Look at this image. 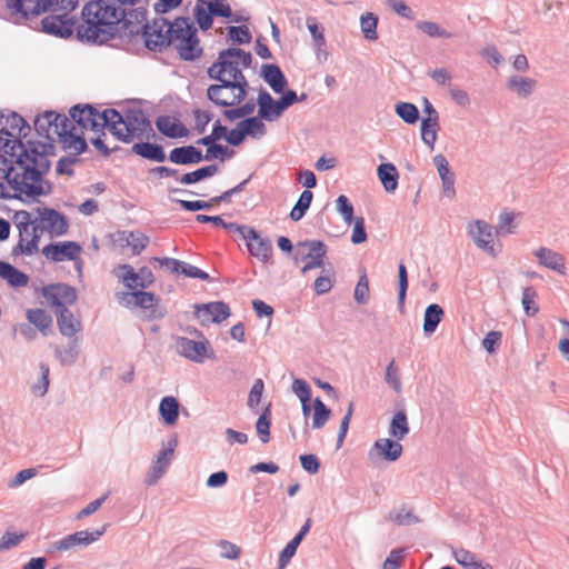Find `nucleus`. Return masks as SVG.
<instances>
[{
  "label": "nucleus",
  "mask_w": 569,
  "mask_h": 569,
  "mask_svg": "<svg viewBox=\"0 0 569 569\" xmlns=\"http://www.w3.org/2000/svg\"><path fill=\"white\" fill-rule=\"evenodd\" d=\"M113 117H118V110L116 109H104L102 112H99L90 104H77L70 109L69 119L73 126L76 122L83 130L100 132L108 128L111 132Z\"/></svg>",
  "instance_id": "nucleus-6"
},
{
  "label": "nucleus",
  "mask_w": 569,
  "mask_h": 569,
  "mask_svg": "<svg viewBox=\"0 0 569 569\" xmlns=\"http://www.w3.org/2000/svg\"><path fill=\"white\" fill-rule=\"evenodd\" d=\"M31 128L17 112H0V133L10 138L27 137Z\"/></svg>",
  "instance_id": "nucleus-21"
},
{
  "label": "nucleus",
  "mask_w": 569,
  "mask_h": 569,
  "mask_svg": "<svg viewBox=\"0 0 569 569\" xmlns=\"http://www.w3.org/2000/svg\"><path fill=\"white\" fill-rule=\"evenodd\" d=\"M336 208H337V211L340 213V216L347 223L352 222L353 206L350 203L349 199L345 194H341L337 198Z\"/></svg>",
  "instance_id": "nucleus-61"
},
{
  "label": "nucleus",
  "mask_w": 569,
  "mask_h": 569,
  "mask_svg": "<svg viewBox=\"0 0 569 569\" xmlns=\"http://www.w3.org/2000/svg\"><path fill=\"white\" fill-rule=\"evenodd\" d=\"M257 103L259 106L258 116L266 121L277 120L274 110V100L266 90H261L258 94Z\"/></svg>",
  "instance_id": "nucleus-42"
},
{
  "label": "nucleus",
  "mask_w": 569,
  "mask_h": 569,
  "mask_svg": "<svg viewBox=\"0 0 569 569\" xmlns=\"http://www.w3.org/2000/svg\"><path fill=\"white\" fill-rule=\"evenodd\" d=\"M219 83L211 84L207 89V98L218 107H236L247 97L248 88L238 81L229 79H214Z\"/></svg>",
  "instance_id": "nucleus-9"
},
{
  "label": "nucleus",
  "mask_w": 569,
  "mask_h": 569,
  "mask_svg": "<svg viewBox=\"0 0 569 569\" xmlns=\"http://www.w3.org/2000/svg\"><path fill=\"white\" fill-rule=\"evenodd\" d=\"M42 296L47 302L54 306L57 310L67 308V305H73L77 300L76 289L66 283H54L43 287Z\"/></svg>",
  "instance_id": "nucleus-17"
},
{
  "label": "nucleus",
  "mask_w": 569,
  "mask_h": 569,
  "mask_svg": "<svg viewBox=\"0 0 569 569\" xmlns=\"http://www.w3.org/2000/svg\"><path fill=\"white\" fill-rule=\"evenodd\" d=\"M331 410L322 402L320 398L313 401L312 428L321 429L329 420Z\"/></svg>",
  "instance_id": "nucleus-48"
},
{
  "label": "nucleus",
  "mask_w": 569,
  "mask_h": 569,
  "mask_svg": "<svg viewBox=\"0 0 569 569\" xmlns=\"http://www.w3.org/2000/svg\"><path fill=\"white\" fill-rule=\"evenodd\" d=\"M0 278L14 288L24 287L29 281V277L26 273L4 261H0Z\"/></svg>",
  "instance_id": "nucleus-33"
},
{
  "label": "nucleus",
  "mask_w": 569,
  "mask_h": 569,
  "mask_svg": "<svg viewBox=\"0 0 569 569\" xmlns=\"http://www.w3.org/2000/svg\"><path fill=\"white\" fill-rule=\"evenodd\" d=\"M299 247H307V256H302V260H307L301 269V273L323 267V258L327 253V246L320 240H305L299 242Z\"/></svg>",
  "instance_id": "nucleus-22"
},
{
  "label": "nucleus",
  "mask_w": 569,
  "mask_h": 569,
  "mask_svg": "<svg viewBox=\"0 0 569 569\" xmlns=\"http://www.w3.org/2000/svg\"><path fill=\"white\" fill-rule=\"evenodd\" d=\"M187 331L190 335H194L201 340H193L187 337L176 338V350L177 352L196 363H202L206 358H212L213 351L210 348L209 341L203 337L202 332L196 328H188Z\"/></svg>",
  "instance_id": "nucleus-12"
},
{
  "label": "nucleus",
  "mask_w": 569,
  "mask_h": 569,
  "mask_svg": "<svg viewBox=\"0 0 569 569\" xmlns=\"http://www.w3.org/2000/svg\"><path fill=\"white\" fill-rule=\"evenodd\" d=\"M353 298H355L356 302H358L359 305H365L369 301L370 289H369V280H368L366 273H363L359 278V280L356 284Z\"/></svg>",
  "instance_id": "nucleus-58"
},
{
  "label": "nucleus",
  "mask_w": 569,
  "mask_h": 569,
  "mask_svg": "<svg viewBox=\"0 0 569 569\" xmlns=\"http://www.w3.org/2000/svg\"><path fill=\"white\" fill-rule=\"evenodd\" d=\"M271 405L269 403L256 422V430L262 443L270 441Z\"/></svg>",
  "instance_id": "nucleus-46"
},
{
  "label": "nucleus",
  "mask_w": 569,
  "mask_h": 569,
  "mask_svg": "<svg viewBox=\"0 0 569 569\" xmlns=\"http://www.w3.org/2000/svg\"><path fill=\"white\" fill-rule=\"evenodd\" d=\"M538 295L533 287H526L522 290L521 303L527 316L533 317L538 313L539 308L535 302Z\"/></svg>",
  "instance_id": "nucleus-52"
},
{
  "label": "nucleus",
  "mask_w": 569,
  "mask_h": 569,
  "mask_svg": "<svg viewBox=\"0 0 569 569\" xmlns=\"http://www.w3.org/2000/svg\"><path fill=\"white\" fill-rule=\"evenodd\" d=\"M433 163L441 179L443 196L452 199L456 196L455 173L451 171L448 160L440 153L433 157Z\"/></svg>",
  "instance_id": "nucleus-25"
},
{
  "label": "nucleus",
  "mask_w": 569,
  "mask_h": 569,
  "mask_svg": "<svg viewBox=\"0 0 569 569\" xmlns=\"http://www.w3.org/2000/svg\"><path fill=\"white\" fill-rule=\"evenodd\" d=\"M385 380L396 392L399 393L401 391V388H402L401 379L399 376V370L395 363V360H392L388 365L386 375H385Z\"/></svg>",
  "instance_id": "nucleus-63"
},
{
  "label": "nucleus",
  "mask_w": 569,
  "mask_h": 569,
  "mask_svg": "<svg viewBox=\"0 0 569 569\" xmlns=\"http://www.w3.org/2000/svg\"><path fill=\"white\" fill-rule=\"evenodd\" d=\"M508 88L519 97L527 98L532 93L537 81L532 78L511 76L507 82Z\"/></svg>",
  "instance_id": "nucleus-38"
},
{
  "label": "nucleus",
  "mask_w": 569,
  "mask_h": 569,
  "mask_svg": "<svg viewBox=\"0 0 569 569\" xmlns=\"http://www.w3.org/2000/svg\"><path fill=\"white\" fill-rule=\"evenodd\" d=\"M34 130L39 137H43L54 147L53 142L63 140L67 134L76 131V126L72 121L61 113L54 111H47L41 116H38L33 122Z\"/></svg>",
  "instance_id": "nucleus-7"
},
{
  "label": "nucleus",
  "mask_w": 569,
  "mask_h": 569,
  "mask_svg": "<svg viewBox=\"0 0 569 569\" xmlns=\"http://www.w3.org/2000/svg\"><path fill=\"white\" fill-rule=\"evenodd\" d=\"M174 27L171 44L174 46L180 58L184 61H193L201 57L202 48L200 47L197 36V29L187 17H178L174 19Z\"/></svg>",
  "instance_id": "nucleus-5"
},
{
  "label": "nucleus",
  "mask_w": 569,
  "mask_h": 569,
  "mask_svg": "<svg viewBox=\"0 0 569 569\" xmlns=\"http://www.w3.org/2000/svg\"><path fill=\"white\" fill-rule=\"evenodd\" d=\"M377 174L387 192H393L397 189L399 173L395 164H380L377 169Z\"/></svg>",
  "instance_id": "nucleus-36"
},
{
  "label": "nucleus",
  "mask_w": 569,
  "mask_h": 569,
  "mask_svg": "<svg viewBox=\"0 0 569 569\" xmlns=\"http://www.w3.org/2000/svg\"><path fill=\"white\" fill-rule=\"evenodd\" d=\"M177 446L178 440L176 437H173L168 441V446L158 452L144 479V482L148 486L156 485L159 481V479L163 477V475L166 473L167 469L171 463V459Z\"/></svg>",
  "instance_id": "nucleus-15"
},
{
  "label": "nucleus",
  "mask_w": 569,
  "mask_h": 569,
  "mask_svg": "<svg viewBox=\"0 0 569 569\" xmlns=\"http://www.w3.org/2000/svg\"><path fill=\"white\" fill-rule=\"evenodd\" d=\"M248 251L259 260L266 262L271 256L272 244L269 239L261 238L258 233L257 239L247 242Z\"/></svg>",
  "instance_id": "nucleus-39"
},
{
  "label": "nucleus",
  "mask_w": 569,
  "mask_h": 569,
  "mask_svg": "<svg viewBox=\"0 0 569 569\" xmlns=\"http://www.w3.org/2000/svg\"><path fill=\"white\" fill-rule=\"evenodd\" d=\"M63 150L69 151V154L63 157L68 164L74 166L79 162V156L84 152L88 148V144L81 136H79L76 131H72L70 134L60 141Z\"/></svg>",
  "instance_id": "nucleus-28"
},
{
  "label": "nucleus",
  "mask_w": 569,
  "mask_h": 569,
  "mask_svg": "<svg viewBox=\"0 0 569 569\" xmlns=\"http://www.w3.org/2000/svg\"><path fill=\"white\" fill-rule=\"evenodd\" d=\"M440 129L439 120L421 119V139L432 150Z\"/></svg>",
  "instance_id": "nucleus-43"
},
{
  "label": "nucleus",
  "mask_w": 569,
  "mask_h": 569,
  "mask_svg": "<svg viewBox=\"0 0 569 569\" xmlns=\"http://www.w3.org/2000/svg\"><path fill=\"white\" fill-rule=\"evenodd\" d=\"M170 162L189 166L203 161V153L194 146H183L172 149L168 156Z\"/></svg>",
  "instance_id": "nucleus-26"
},
{
  "label": "nucleus",
  "mask_w": 569,
  "mask_h": 569,
  "mask_svg": "<svg viewBox=\"0 0 569 569\" xmlns=\"http://www.w3.org/2000/svg\"><path fill=\"white\" fill-rule=\"evenodd\" d=\"M402 445L397 439L380 438L376 440L372 449L369 451V459L381 457L387 461H397L402 455Z\"/></svg>",
  "instance_id": "nucleus-23"
},
{
  "label": "nucleus",
  "mask_w": 569,
  "mask_h": 569,
  "mask_svg": "<svg viewBox=\"0 0 569 569\" xmlns=\"http://www.w3.org/2000/svg\"><path fill=\"white\" fill-rule=\"evenodd\" d=\"M14 223L19 231V241L12 248V256H32L39 250L40 233L36 221L28 211H18L14 214Z\"/></svg>",
  "instance_id": "nucleus-8"
},
{
  "label": "nucleus",
  "mask_w": 569,
  "mask_h": 569,
  "mask_svg": "<svg viewBox=\"0 0 569 569\" xmlns=\"http://www.w3.org/2000/svg\"><path fill=\"white\" fill-rule=\"evenodd\" d=\"M388 519L399 526H407L418 522V518L406 508L391 510L388 515Z\"/></svg>",
  "instance_id": "nucleus-55"
},
{
  "label": "nucleus",
  "mask_w": 569,
  "mask_h": 569,
  "mask_svg": "<svg viewBox=\"0 0 569 569\" xmlns=\"http://www.w3.org/2000/svg\"><path fill=\"white\" fill-rule=\"evenodd\" d=\"M311 528V519H307L303 526L300 528L299 532L287 543V546L280 552L282 557V562H289L290 559L296 555V551L307 536Z\"/></svg>",
  "instance_id": "nucleus-40"
},
{
  "label": "nucleus",
  "mask_w": 569,
  "mask_h": 569,
  "mask_svg": "<svg viewBox=\"0 0 569 569\" xmlns=\"http://www.w3.org/2000/svg\"><path fill=\"white\" fill-rule=\"evenodd\" d=\"M193 16L201 30L207 31L212 27L213 14L209 7L206 8L197 3L193 9Z\"/></svg>",
  "instance_id": "nucleus-54"
},
{
  "label": "nucleus",
  "mask_w": 569,
  "mask_h": 569,
  "mask_svg": "<svg viewBox=\"0 0 569 569\" xmlns=\"http://www.w3.org/2000/svg\"><path fill=\"white\" fill-rule=\"evenodd\" d=\"M6 7L11 16L24 21L32 20L51 8L67 11V6L61 4L60 0H6Z\"/></svg>",
  "instance_id": "nucleus-11"
},
{
  "label": "nucleus",
  "mask_w": 569,
  "mask_h": 569,
  "mask_svg": "<svg viewBox=\"0 0 569 569\" xmlns=\"http://www.w3.org/2000/svg\"><path fill=\"white\" fill-rule=\"evenodd\" d=\"M533 256L540 266L559 274H566V259L561 253L547 247H540L533 251Z\"/></svg>",
  "instance_id": "nucleus-24"
},
{
  "label": "nucleus",
  "mask_w": 569,
  "mask_h": 569,
  "mask_svg": "<svg viewBox=\"0 0 569 569\" xmlns=\"http://www.w3.org/2000/svg\"><path fill=\"white\" fill-rule=\"evenodd\" d=\"M82 248L74 241L50 243L42 249V253L52 261L76 260Z\"/></svg>",
  "instance_id": "nucleus-20"
},
{
  "label": "nucleus",
  "mask_w": 569,
  "mask_h": 569,
  "mask_svg": "<svg viewBox=\"0 0 569 569\" xmlns=\"http://www.w3.org/2000/svg\"><path fill=\"white\" fill-rule=\"evenodd\" d=\"M119 33L122 31L124 36H137L142 31V26L147 20V9L143 7L128 8L124 11H118Z\"/></svg>",
  "instance_id": "nucleus-16"
},
{
  "label": "nucleus",
  "mask_w": 569,
  "mask_h": 569,
  "mask_svg": "<svg viewBox=\"0 0 569 569\" xmlns=\"http://www.w3.org/2000/svg\"><path fill=\"white\" fill-rule=\"evenodd\" d=\"M361 31L367 40H377L378 18L373 13L362 14L360 18Z\"/></svg>",
  "instance_id": "nucleus-53"
},
{
  "label": "nucleus",
  "mask_w": 569,
  "mask_h": 569,
  "mask_svg": "<svg viewBox=\"0 0 569 569\" xmlns=\"http://www.w3.org/2000/svg\"><path fill=\"white\" fill-rule=\"evenodd\" d=\"M307 28L311 33L316 48L320 51V49L326 46L323 29L313 17L307 18Z\"/></svg>",
  "instance_id": "nucleus-57"
},
{
  "label": "nucleus",
  "mask_w": 569,
  "mask_h": 569,
  "mask_svg": "<svg viewBox=\"0 0 569 569\" xmlns=\"http://www.w3.org/2000/svg\"><path fill=\"white\" fill-rule=\"evenodd\" d=\"M262 78L276 93H282L287 87V79L277 64H263Z\"/></svg>",
  "instance_id": "nucleus-31"
},
{
  "label": "nucleus",
  "mask_w": 569,
  "mask_h": 569,
  "mask_svg": "<svg viewBox=\"0 0 569 569\" xmlns=\"http://www.w3.org/2000/svg\"><path fill=\"white\" fill-rule=\"evenodd\" d=\"M409 431L410 428L406 412L403 410L396 412L389 426V435L400 441Z\"/></svg>",
  "instance_id": "nucleus-41"
},
{
  "label": "nucleus",
  "mask_w": 569,
  "mask_h": 569,
  "mask_svg": "<svg viewBox=\"0 0 569 569\" xmlns=\"http://www.w3.org/2000/svg\"><path fill=\"white\" fill-rule=\"evenodd\" d=\"M111 133L123 143L156 137L151 121L141 109H129L124 116L118 111V117H113Z\"/></svg>",
  "instance_id": "nucleus-3"
},
{
  "label": "nucleus",
  "mask_w": 569,
  "mask_h": 569,
  "mask_svg": "<svg viewBox=\"0 0 569 569\" xmlns=\"http://www.w3.org/2000/svg\"><path fill=\"white\" fill-rule=\"evenodd\" d=\"M106 529L107 525H104L101 529L94 531H77L57 541L54 543V548L59 551H67L77 546L87 547L90 543L97 541L106 532Z\"/></svg>",
  "instance_id": "nucleus-19"
},
{
  "label": "nucleus",
  "mask_w": 569,
  "mask_h": 569,
  "mask_svg": "<svg viewBox=\"0 0 569 569\" xmlns=\"http://www.w3.org/2000/svg\"><path fill=\"white\" fill-rule=\"evenodd\" d=\"M157 129L166 137L171 139L184 138L189 131L178 119L169 116H160L156 120Z\"/></svg>",
  "instance_id": "nucleus-29"
},
{
  "label": "nucleus",
  "mask_w": 569,
  "mask_h": 569,
  "mask_svg": "<svg viewBox=\"0 0 569 569\" xmlns=\"http://www.w3.org/2000/svg\"><path fill=\"white\" fill-rule=\"evenodd\" d=\"M174 29V20L170 22L163 17L144 23L141 32L146 47L151 51L162 52L171 46Z\"/></svg>",
  "instance_id": "nucleus-10"
},
{
  "label": "nucleus",
  "mask_w": 569,
  "mask_h": 569,
  "mask_svg": "<svg viewBox=\"0 0 569 569\" xmlns=\"http://www.w3.org/2000/svg\"><path fill=\"white\" fill-rule=\"evenodd\" d=\"M56 147L50 143L28 140L16 141L10 157L0 154V199L36 198L50 192L43 176L51 167L50 156Z\"/></svg>",
  "instance_id": "nucleus-1"
},
{
  "label": "nucleus",
  "mask_w": 569,
  "mask_h": 569,
  "mask_svg": "<svg viewBox=\"0 0 569 569\" xmlns=\"http://www.w3.org/2000/svg\"><path fill=\"white\" fill-rule=\"evenodd\" d=\"M179 408L180 403L174 397L167 396L161 399L159 413L168 426H172L177 422L179 418Z\"/></svg>",
  "instance_id": "nucleus-35"
},
{
  "label": "nucleus",
  "mask_w": 569,
  "mask_h": 569,
  "mask_svg": "<svg viewBox=\"0 0 569 569\" xmlns=\"http://www.w3.org/2000/svg\"><path fill=\"white\" fill-rule=\"evenodd\" d=\"M418 29L431 38H450L451 34L442 29L438 23L431 21H421L417 24Z\"/></svg>",
  "instance_id": "nucleus-60"
},
{
  "label": "nucleus",
  "mask_w": 569,
  "mask_h": 569,
  "mask_svg": "<svg viewBox=\"0 0 569 569\" xmlns=\"http://www.w3.org/2000/svg\"><path fill=\"white\" fill-rule=\"evenodd\" d=\"M124 296L131 297L134 300V305L143 309L153 307L158 301V298L154 293L147 291H136L131 293H124Z\"/></svg>",
  "instance_id": "nucleus-59"
},
{
  "label": "nucleus",
  "mask_w": 569,
  "mask_h": 569,
  "mask_svg": "<svg viewBox=\"0 0 569 569\" xmlns=\"http://www.w3.org/2000/svg\"><path fill=\"white\" fill-rule=\"evenodd\" d=\"M228 36L230 40L239 44L249 43L251 41V33L246 26L229 27Z\"/></svg>",
  "instance_id": "nucleus-62"
},
{
  "label": "nucleus",
  "mask_w": 569,
  "mask_h": 569,
  "mask_svg": "<svg viewBox=\"0 0 569 569\" xmlns=\"http://www.w3.org/2000/svg\"><path fill=\"white\" fill-rule=\"evenodd\" d=\"M57 323L59 331L64 337H74L82 329L80 320L76 319L68 308L57 310Z\"/></svg>",
  "instance_id": "nucleus-30"
},
{
  "label": "nucleus",
  "mask_w": 569,
  "mask_h": 569,
  "mask_svg": "<svg viewBox=\"0 0 569 569\" xmlns=\"http://www.w3.org/2000/svg\"><path fill=\"white\" fill-rule=\"evenodd\" d=\"M132 152L148 160L163 162L167 159L162 146L150 142H138L132 146Z\"/></svg>",
  "instance_id": "nucleus-32"
},
{
  "label": "nucleus",
  "mask_w": 569,
  "mask_h": 569,
  "mask_svg": "<svg viewBox=\"0 0 569 569\" xmlns=\"http://www.w3.org/2000/svg\"><path fill=\"white\" fill-rule=\"evenodd\" d=\"M452 555L455 560L465 569H492L490 563H483L473 552L467 549H455Z\"/></svg>",
  "instance_id": "nucleus-34"
},
{
  "label": "nucleus",
  "mask_w": 569,
  "mask_h": 569,
  "mask_svg": "<svg viewBox=\"0 0 569 569\" xmlns=\"http://www.w3.org/2000/svg\"><path fill=\"white\" fill-rule=\"evenodd\" d=\"M470 237L478 248L493 254L491 226L482 220H476L469 229Z\"/></svg>",
  "instance_id": "nucleus-27"
},
{
  "label": "nucleus",
  "mask_w": 569,
  "mask_h": 569,
  "mask_svg": "<svg viewBox=\"0 0 569 569\" xmlns=\"http://www.w3.org/2000/svg\"><path fill=\"white\" fill-rule=\"evenodd\" d=\"M513 220H515L513 212H508V211L501 212L499 214L498 223L496 226L497 234L506 236V234L513 233V231H515Z\"/></svg>",
  "instance_id": "nucleus-56"
},
{
  "label": "nucleus",
  "mask_w": 569,
  "mask_h": 569,
  "mask_svg": "<svg viewBox=\"0 0 569 569\" xmlns=\"http://www.w3.org/2000/svg\"><path fill=\"white\" fill-rule=\"evenodd\" d=\"M121 240L126 241L134 254L140 253L149 242V238L140 231H130L127 234H122Z\"/></svg>",
  "instance_id": "nucleus-49"
},
{
  "label": "nucleus",
  "mask_w": 569,
  "mask_h": 569,
  "mask_svg": "<svg viewBox=\"0 0 569 569\" xmlns=\"http://www.w3.org/2000/svg\"><path fill=\"white\" fill-rule=\"evenodd\" d=\"M82 22L77 27V38L81 42L104 44L119 34L117 10L103 1L88 2L81 12Z\"/></svg>",
  "instance_id": "nucleus-2"
},
{
  "label": "nucleus",
  "mask_w": 569,
  "mask_h": 569,
  "mask_svg": "<svg viewBox=\"0 0 569 569\" xmlns=\"http://www.w3.org/2000/svg\"><path fill=\"white\" fill-rule=\"evenodd\" d=\"M395 111L399 118L406 123L413 124L419 119V110L416 104L410 102H399L396 104Z\"/></svg>",
  "instance_id": "nucleus-51"
},
{
  "label": "nucleus",
  "mask_w": 569,
  "mask_h": 569,
  "mask_svg": "<svg viewBox=\"0 0 569 569\" xmlns=\"http://www.w3.org/2000/svg\"><path fill=\"white\" fill-rule=\"evenodd\" d=\"M39 217L34 220L40 232L47 231L51 236H63L68 231V220L59 211L50 208H39Z\"/></svg>",
  "instance_id": "nucleus-14"
},
{
  "label": "nucleus",
  "mask_w": 569,
  "mask_h": 569,
  "mask_svg": "<svg viewBox=\"0 0 569 569\" xmlns=\"http://www.w3.org/2000/svg\"><path fill=\"white\" fill-rule=\"evenodd\" d=\"M27 319L37 327L44 336L52 326V318L43 309H29Z\"/></svg>",
  "instance_id": "nucleus-44"
},
{
  "label": "nucleus",
  "mask_w": 569,
  "mask_h": 569,
  "mask_svg": "<svg viewBox=\"0 0 569 569\" xmlns=\"http://www.w3.org/2000/svg\"><path fill=\"white\" fill-rule=\"evenodd\" d=\"M445 316L443 309L438 303L429 305L423 316V332L429 336L433 333Z\"/></svg>",
  "instance_id": "nucleus-37"
},
{
  "label": "nucleus",
  "mask_w": 569,
  "mask_h": 569,
  "mask_svg": "<svg viewBox=\"0 0 569 569\" xmlns=\"http://www.w3.org/2000/svg\"><path fill=\"white\" fill-rule=\"evenodd\" d=\"M62 13L49 14L41 19V31L59 38H69L74 31L76 21L70 17L71 11L61 10Z\"/></svg>",
  "instance_id": "nucleus-13"
},
{
  "label": "nucleus",
  "mask_w": 569,
  "mask_h": 569,
  "mask_svg": "<svg viewBox=\"0 0 569 569\" xmlns=\"http://www.w3.org/2000/svg\"><path fill=\"white\" fill-rule=\"evenodd\" d=\"M312 199H313V193L310 190L302 191L297 203L295 204V207L292 208V210L290 212L291 220H293V221L301 220L305 217L308 209L310 208Z\"/></svg>",
  "instance_id": "nucleus-47"
},
{
  "label": "nucleus",
  "mask_w": 569,
  "mask_h": 569,
  "mask_svg": "<svg viewBox=\"0 0 569 569\" xmlns=\"http://www.w3.org/2000/svg\"><path fill=\"white\" fill-rule=\"evenodd\" d=\"M263 119L258 117H249L238 123L239 127L243 128L246 136L252 138H261L266 134V124Z\"/></svg>",
  "instance_id": "nucleus-45"
},
{
  "label": "nucleus",
  "mask_w": 569,
  "mask_h": 569,
  "mask_svg": "<svg viewBox=\"0 0 569 569\" xmlns=\"http://www.w3.org/2000/svg\"><path fill=\"white\" fill-rule=\"evenodd\" d=\"M263 390H264V382L262 381V379H257L251 387V390H250L249 397H248V402H247L248 407L251 410H254V411L257 410V407L261 401Z\"/></svg>",
  "instance_id": "nucleus-64"
},
{
  "label": "nucleus",
  "mask_w": 569,
  "mask_h": 569,
  "mask_svg": "<svg viewBox=\"0 0 569 569\" xmlns=\"http://www.w3.org/2000/svg\"><path fill=\"white\" fill-rule=\"evenodd\" d=\"M196 317L202 326L220 323L230 316V308L223 301L196 305Z\"/></svg>",
  "instance_id": "nucleus-18"
},
{
  "label": "nucleus",
  "mask_w": 569,
  "mask_h": 569,
  "mask_svg": "<svg viewBox=\"0 0 569 569\" xmlns=\"http://www.w3.org/2000/svg\"><path fill=\"white\" fill-rule=\"evenodd\" d=\"M252 62V56L239 48H228L219 52L218 59L208 69V76L211 79H229L238 81L249 87V82L242 73V68H249Z\"/></svg>",
  "instance_id": "nucleus-4"
},
{
  "label": "nucleus",
  "mask_w": 569,
  "mask_h": 569,
  "mask_svg": "<svg viewBox=\"0 0 569 569\" xmlns=\"http://www.w3.org/2000/svg\"><path fill=\"white\" fill-rule=\"evenodd\" d=\"M56 355L63 366H71L79 355L78 338L71 340L64 349H57Z\"/></svg>",
  "instance_id": "nucleus-50"
}]
</instances>
